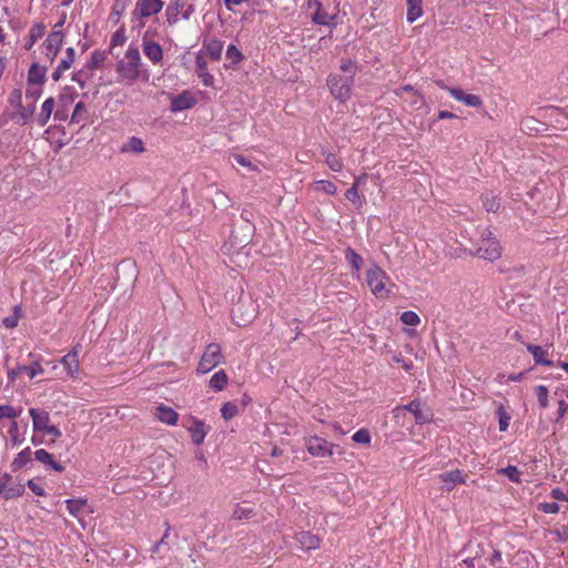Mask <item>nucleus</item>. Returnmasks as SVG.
<instances>
[{
  "instance_id": "obj_1",
  "label": "nucleus",
  "mask_w": 568,
  "mask_h": 568,
  "mask_svg": "<svg viewBox=\"0 0 568 568\" xmlns=\"http://www.w3.org/2000/svg\"><path fill=\"white\" fill-rule=\"evenodd\" d=\"M141 55L138 48L130 47L124 57L118 62V72L121 78L131 82L135 81L141 74Z\"/></svg>"
},
{
  "instance_id": "obj_2",
  "label": "nucleus",
  "mask_w": 568,
  "mask_h": 568,
  "mask_svg": "<svg viewBox=\"0 0 568 568\" xmlns=\"http://www.w3.org/2000/svg\"><path fill=\"white\" fill-rule=\"evenodd\" d=\"M501 251L499 241L493 235L490 230L486 229L481 232L478 247L473 254L479 258L493 262L501 256Z\"/></svg>"
},
{
  "instance_id": "obj_3",
  "label": "nucleus",
  "mask_w": 568,
  "mask_h": 568,
  "mask_svg": "<svg viewBox=\"0 0 568 568\" xmlns=\"http://www.w3.org/2000/svg\"><path fill=\"white\" fill-rule=\"evenodd\" d=\"M387 281V274L376 264H373L366 272V283L376 297L384 298L389 295L390 290L386 287Z\"/></svg>"
},
{
  "instance_id": "obj_4",
  "label": "nucleus",
  "mask_w": 568,
  "mask_h": 568,
  "mask_svg": "<svg viewBox=\"0 0 568 568\" xmlns=\"http://www.w3.org/2000/svg\"><path fill=\"white\" fill-rule=\"evenodd\" d=\"M9 103L16 109L11 114V118L20 124L27 123L32 118L36 110L34 102H31L27 106L22 105V92L20 89H14L10 93Z\"/></svg>"
},
{
  "instance_id": "obj_5",
  "label": "nucleus",
  "mask_w": 568,
  "mask_h": 568,
  "mask_svg": "<svg viewBox=\"0 0 568 568\" xmlns=\"http://www.w3.org/2000/svg\"><path fill=\"white\" fill-rule=\"evenodd\" d=\"M327 85L332 95L336 100L344 102L351 95L353 85L352 75H331Z\"/></svg>"
},
{
  "instance_id": "obj_6",
  "label": "nucleus",
  "mask_w": 568,
  "mask_h": 568,
  "mask_svg": "<svg viewBox=\"0 0 568 568\" xmlns=\"http://www.w3.org/2000/svg\"><path fill=\"white\" fill-rule=\"evenodd\" d=\"M224 357L221 346L216 343H211L206 346L204 354L197 366V372L206 374L215 368L223 362Z\"/></svg>"
},
{
  "instance_id": "obj_7",
  "label": "nucleus",
  "mask_w": 568,
  "mask_h": 568,
  "mask_svg": "<svg viewBox=\"0 0 568 568\" xmlns=\"http://www.w3.org/2000/svg\"><path fill=\"white\" fill-rule=\"evenodd\" d=\"M63 23V20L55 23L53 26L51 33L48 36L47 40L43 43L45 57L49 59L50 62H53L54 58L61 49L63 42V33L61 28Z\"/></svg>"
},
{
  "instance_id": "obj_8",
  "label": "nucleus",
  "mask_w": 568,
  "mask_h": 568,
  "mask_svg": "<svg viewBox=\"0 0 568 568\" xmlns=\"http://www.w3.org/2000/svg\"><path fill=\"white\" fill-rule=\"evenodd\" d=\"M335 444L317 436L310 437L306 440L307 452L315 457H328L333 455Z\"/></svg>"
},
{
  "instance_id": "obj_9",
  "label": "nucleus",
  "mask_w": 568,
  "mask_h": 568,
  "mask_svg": "<svg viewBox=\"0 0 568 568\" xmlns=\"http://www.w3.org/2000/svg\"><path fill=\"white\" fill-rule=\"evenodd\" d=\"M81 348H82L81 344L78 343L72 347V349L67 355H64L61 358V364L63 365L68 376L73 379L78 378L79 374H80L79 355H80Z\"/></svg>"
},
{
  "instance_id": "obj_10",
  "label": "nucleus",
  "mask_w": 568,
  "mask_h": 568,
  "mask_svg": "<svg viewBox=\"0 0 568 568\" xmlns=\"http://www.w3.org/2000/svg\"><path fill=\"white\" fill-rule=\"evenodd\" d=\"M162 8V0H140L136 3L134 14L140 18H148L160 12Z\"/></svg>"
},
{
  "instance_id": "obj_11",
  "label": "nucleus",
  "mask_w": 568,
  "mask_h": 568,
  "mask_svg": "<svg viewBox=\"0 0 568 568\" xmlns=\"http://www.w3.org/2000/svg\"><path fill=\"white\" fill-rule=\"evenodd\" d=\"M241 243L237 242V236L235 234H232L230 236V240L227 243L224 244L223 248L232 255V262L235 263L237 266H243L246 264V253H241L239 250V245ZM245 245L240 246L241 250H243Z\"/></svg>"
},
{
  "instance_id": "obj_12",
  "label": "nucleus",
  "mask_w": 568,
  "mask_h": 568,
  "mask_svg": "<svg viewBox=\"0 0 568 568\" xmlns=\"http://www.w3.org/2000/svg\"><path fill=\"white\" fill-rule=\"evenodd\" d=\"M438 479L443 484L442 489L445 491H452L457 484L465 483V476L459 469L439 474Z\"/></svg>"
},
{
  "instance_id": "obj_13",
  "label": "nucleus",
  "mask_w": 568,
  "mask_h": 568,
  "mask_svg": "<svg viewBox=\"0 0 568 568\" xmlns=\"http://www.w3.org/2000/svg\"><path fill=\"white\" fill-rule=\"evenodd\" d=\"M21 373H27L30 378H33L37 375L43 373V368H42L41 364L38 362H33L29 366L22 365V366L12 368L8 372V378L10 381V383H13Z\"/></svg>"
},
{
  "instance_id": "obj_14",
  "label": "nucleus",
  "mask_w": 568,
  "mask_h": 568,
  "mask_svg": "<svg viewBox=\"0 0 568 568\" xmlns=\"http://www.w3.org/2000/svg\"><path fill=\"white\" fill-rule=\"evenodd\" d=\"M196 103L195 98L189 92H182L181 94L172 98L171 111L180 112L192 108Z\"/></svg>"
},
{
  "instance_id": "obj_15",
  "label": "nucleus",
  "mask_w": 568,
  "mask_h": 568,
  "mask_svg": "<svg viewBox=\"0 0 568 568\" xmlns=\"http://www.w3.org/2000/svg\"><path fill=\"white\" fill-rule=\"evenodd\" d=\"M449 93L454 99L464 102L468 106L479 108L483 104V101L478 95L466 93L459 88L449 89Z\"/></svg>"
},
{
  "instance_id": "obj_16",
  "label": "nucleus",
  "mask_w": 568,
  "mask_h": 568,
  "mask_svg": "<svg viewBox=\"0 0 568 568\" xmlns=\"http://www.w3.org/2000/svg\"><path fill=\"white\" fill-rule=\"evenodd\" d=\"M154 415L160 422L172 426L176 425L179 420V414L173 408L163 404L155 408Z\"/></svg>"
},
{
  "instance_id": "obj_17",
  "label": "nucleus",
  "mask_w": 568,
  "mask_h": 568,
  "mask_svg": "<svg viewBox=\"0 0 568 568\" xmlns=\"http://www.w3.org/2000/svg\"><path fill=\"white\" fill-rule=\"evenodd\" d=\"M295 539L301 548L305 550L317 549L321 544L320 538L310 531H301L296 534Z\"/></svg>"
},
{
  "instance_id": "obj_18",
  "label": "nucleus",
  "mask_w": 568,
  "mask_h": 568,
  "mask_svg": "<svg viewBox=\"0 0 568 568\" xmlns=\"http://www.w3.org/2000/svg\"><path fill=\"white\" fill-rule=\"evenodd\" d=\"M30 416L33 422V430L34 432H44V429L49 426L50 415L45 410H39L36 408H31L29 410Z\"/></svg>"
},
{
  "instance_id": "obj_19",
  "label": "nucleus",
  "mask_w": 568,
  "mask_h": 568,
  "mask_svg": "<svg viewBox=\"0 0 568 568\" xmlns=\"http://www.w3.org/2000/svg\"><path fill=\"white\" fill-rule=\"evenodd\" d=\"M34 458L39 463L48 466L49 468H51L58 473H62L64 470V467L61 464L57 463L53 459V455L48 453L45 449L41 448V449L36 450Z\"/></svg>"
},
{
  "instance_id": "obj_20",
  "label": "nucleus",
  "mask_w": 568,
  "mask_h": 568,
  "mask_svg": "<svg viewBox=\"0 0 568 568\" xmlns=\"http://www.w3.org/2000/svg\"><path fill=\"white\" fill-rule=\"evenodd\" d=\"M143 51L153 63L160 62L163 58V50L156 42L144 40Z\"/></svg>"
},
{
  "instance_id": "obj_21",
  "label": "nucleus",
  "mask_w": 568,
  "mask_h": 568,
  "mask_svg": "<svg viewBox=\"0 0 568 568\" xmlns=\"http://www.w3.org/2000/svg\"><path fill=\"white\" fill-rule=\"evenodd\" d=\"M192 442L195 445H201L204 442V438L207 434L206 426L204 422L194 420L193 425L189 428Z\"/></svg>"
},
{
  "instance_id": "obj_22",
  "label": "nucleus",
  "mask_w": 568,
  "mask_h": 568,
  "mask_svg": "<svg viewBox=\"0 0 568 568\" xmlns=\"http://www.w3.org/2000/svg\"><path fill=\"white\" fill-rule=\"evenodd\" d=\"M403 409H407L413 413L417 424H425L430 420V414L422 410L420 403L418 400H412L408 405H405Z\"/></svg>"
},
{
  "instance_id": "obj_23",
  "label": "nucleus",
  "mask_w": 568,
  "mask_h": 568,
  "mask_svg": "<svg viewBox=\"0 0 568 568\" xmlns=\"http://www.w3.org/2000/svg\"><path fill=\"white\" fill-rule=\"evenodd\" d=\"M11 479H12V477L9 474H4L0 478V495H3L4 498H7V499L20 496L22 493L21 487L7 488V485L11 481Z\"/></svg>"
},
{
  "instance_id": "obj_24",
  "label": "nucleus",
  "mask_w": 568,
  "mask_h": 568,
  "mask_svg": "<svg viewBox=\"0 0 568 568\" xmlns=\"http://www.w3.org/2000/svg\"><path fill=\"white\" fill-rule=\"evenodd\" d=\"M47 69L37 63L32 64L28 72V81L32 84H41L44 82Z\"/></svg>"
},
{
  "instance_id": "obj_25",
  "label": "nucleus",
  "mask_w": 568,
  "mask_h": 568,
  "mask_svg": "<svg viewBox=\"0 0 568 568\" xmlns=\"http://www.w3.org/2000/svg\"><path fill=\"white\" fill-rule=\"evenodd\" d=\"M527 351L532 355L536 364L551 366L552 362L545 358L546 352L538 345L527 344Z\"/></svg>"
},
{
  "instance_id": "obj_26",
  "label": "nucleus",
  "mask_w": 568,
  "mask_h": 568,
  "mask_svg": "<svg viewBox=\"0 0 568 568\" xmlns=\"http://www.w3.org/2000/svg\"><path fill=\"white\" fill-rule=\"evenodd\" d=\"M89 118V111L83 102H78L74 106L71 122L78 124H85Z\"/></svg>"
},
{
  "instance_id": "obj_27",
  "label": "nucleus",
  "mask_w": 568,
  "mask_h": 568,
  "mask_svg": "<svg viewBox=\"0 0 568 568\" xmlns=\"http://www.w3.org/2000/svg\"><path fill=\"white\" fill-rule=\"evenodd\" d=\"M145 151L144 143L141 139L132 136L124 145L121 148L122 153H135L140 154Z\"/></svg>"
},
{
  "instance_id": "obj_28",
  "label": "nucleus",
  "mask_w": 568,
  "mask_h": 568,
  "mask_svg": "<svg viewBox=\"0 0 568 568\" xmlns=\"http://www.w3.org/2000/svg\"><path fill=\"white\" fill-rule=\"evenodd\" d=\"M197 75L202 79L204 85L210 87L213 84L214 78L206 72V62L202 57L196 58Z\"/></svg>"
},
{
  "instance_id": "obj_29",
  "label": "nucleus",
  "mask_w": 568,
  "mask_h": 568,
  "mask_svg": "<svg viewBox=\"0 0 568 568\" xmlns=\"http://www.w3.org/2000/svg\"><path fill=\"white\" fill-rule=\"evenodd\" d=\"M423 14L422 0H407V20L414 22Z\"/></svg>"
},
{
  "instance_id": "obj_30",
  "label": "nucleus",
  "mask_w": 568,
  "mask_h": 568,
  "mask_svg": "<svg viewBox=\"0 0 568 568\" xmlns=\"http://www.w3.org/2000/svg\"><path fill=\"white\" fill-rule=\"evenodd\" d=\"M229 382L227 375L224 371L216 372L210 379V387L215 392H221L224 389Z\"/></svg>"
},
{
  "instance_id": "obj_31",
  "label": "nucleus",
  "mask_w": 568,
  "mask_h": 568,
  "mask_svg": "<svg viewBox=\"0 0 568 568\" xmlns=\"http://www.w3.org/2000/svg\"><path fill=\"white\" fill-rule=\"evenodd\" d=\"M54 104H55V102H54L53 98H48L43 102L42 108H41V113L39 114V124L40 125H44L48 122V120L50 119V116L52 114Z\"/></svg>"
},
{
  "instance_id": "obj_32",
  "label": "nucleus",
  "mask_w": 568,
  "mask_h": 568,
  "mask_svg": "<svg viewBox=\"0 0 568 568\" xmlns=\"http://www.w3.org/2000/svg\"><path fill=\"white\" fill-rule=\"evenodd\" d=\"M44 34V27L42 24H36L33 26L30 31H29V39L26 43V49L27 50H30L33 44L40 39L42 38Z\"/></svg>"
},
{
  "instance_id": "obj_33",
  "label": "nucleus",
  "mask_w": 568,
  "mask_h": 568,
  "mask_svg": "<svg viewBox=\"0 0 568 568\" xmlns=\"http://www.w3.org/2000/svg\"><path fill=\"white\" fill-rule=\"evenodd\" d=\"M232 321L240 327H246L248 325V318L246 317L243 305L232 310Z\"/></svg>"
},
{
  "instance_id": "obj_34",
  "label": "nucleus",
  "mask_w": 568,
  "mask_h": 568,
  "mask_svg": "<svg viewBox=\"0 0 568 568\" xmlns=\"http://www.w3.org/2000/svg\"><path fill=\"white\" fill-rule=\"evenodd\" d=\"M22 317V308L20 305H16L13 307V313L12 315L8 316V317H4L2 320V324L7 327V328H14L17 325H18V322L19 320Z\"/></svg>"
},
{
  "instance_id": "obj_35",
  "label": "nucleus",
  "mask_w": 568,
  "mask_h": 568,
  "mask_svg": "<svg viewBox=\"0 0 568 568\" xmlns=\"http://www.w3.org/2000/svg\"><path fill=\"white\" fill-rule=\"evenodd\" d=\"M31 460V449L27 447L22 452H20L14 460L12 462V467L16 469L24 467Z\"/></svg>"
},
{
  "instance_id": "obj_36",
  "label": "nucleus",
  "mask_w": 568,
  "mask_h": 568,
  "mask_svg": "<svg viewBox=\"0 0 568 568\" xmlns=\"http://www.w3.org/2000/svg\"><path fill=\"white\" fill-rule=\"evenodd\" d=\"M322 154L325 158V163L332 171L339 172L343 169L342 161L335 154L326 151H322Z\"/></svg>"
},
{
  "instance_id": "obj_37",
  "label": "nucleus",
  "mask_w": 568,
  "mask_h": 568,
  "mask_svg": "<svg viewBox=\"0 0 568 568\" xmlns=\"http://www.w3.org/2000/svg\"><path fill=\"white\" fill-rule=\"evenodd\" d=\"M345 258L349 264H352L353 268L356 271L361 270L363 264V258L359 254H357L352 247H347L345 250Z\"/></svg>"
},
{
  "instance_id": "obj_38",
  "label": "nucleus",
  "mask_w": 568,
  "mask_h": 568,
  "mask_svg": "<svg viewBox=\"0 0 568 568\" xmlns=\"http://www.w3.org/2000/svg\"><path fill=\"white\" fill-rule=\"evenodd\" d=\"M313 189L315 191H323L329 195H334L337 192V187L335 186V184L332 183L331 181L325 180L315 181L313 183Z\"/></svg>"
},
{
  "instance_id": "obj_39",
  "label": "nucleus",
  "mask_w": 568,
  "mask_h": 568,
  "mask_svg": "<svg viewBox=\"0 0 568 568\" xmlns=\"http://www.w3.org/2000/svg\"><path fill=\"white\" fill-rule=\"evenodd\" d=\"M244 59L243 53L237 49L236 45L230 44L226 49V60L231 65L239 63Z\"/></svg>"
},
{
  "instance_id": "obj_40",
  "label": "nucleus",
  "mask_w": 568,
  "mask_h": 568,
  "mask_svg": "<svg viewBox=\"0 0 568 568\" xmlns=\"http://www.w3.org/2000/svg\"><path fill=\"white\" fill-rule=\"evenodd\" d=\"M222 43L220 41L213 40L206 45V53L213 59L219 60L222 54Z\"/></svg>"
},
{
  "instance_id": "obj_41",
  "label": "nucleus",
  "mask_w": 568,
  "mask_h": 568,
  "mask_svg": "<svg viewBox=\"0 0 568 568\" xmlns=\"http://www.w3.org/2000/svg\"><path fill=\"white\" fill-rule=\"evenodd\" d=\"M67 508L73 516H78L87 504L85 499H69L65 501Z\"/></svg>"
},
{
  "instance_id": "obj_42",
  "label": "nucleus",
  "mask_w": 568,
  "mask_h": 568,
  "mask_svg": "<svg viewBox=\"0 0 568 568\" xmlns=\"http://www.w3.org/2000/svg\"><path fill=\"white\" fill-rule=\"evenodd\" d=\"M400 321L405 325L417 326L420 323L419 316L413 311H405L400 315Z\"/></svg>"
},
{
  "instance_id": "obj_43",
  "label": "nucleus",
  "mask_w": 568,
  "mask_h": 568,
  "mask_svg": "<svg viewBox=\"0 0 568 568\" xmlns=\"http://www.w3.org/2000/svg\"><path fill=\"white\" fill-rule=\"evenodd\" d=\"M497 414L499 417V430L500 432L507 430V428L509 426L510 416L507 414V412L505 410L503 405H500L497 408Z\"/></svg>"
},
{
  "instance_id": "obj_44",
  "label": "nucleus",
  "mask_w": 568,
  "mask_h": 568,
  "mask_svg": "<svg viewBox=\"0 0 568 568\" xmlns=\"http://www.w3.org/2000/svg\"><path fill=\"white\" fill-rule=\"evenodd\" d=\"M20 413H21V408L16 409L10 405H0V418L7 417V418L14 419L16 417H18L20 415Z\"/></svg>"
},
{
  "instance_id": "obj_45",
  "label": "nucleus",
  "mask_w": 568,
  "mask_h": 568,
  "mask_svg": "<svg viewBox=\"0 0 568 568\" xmlns=\"http://www.w3.org/2000/svg\"><path fill=\"white\" fill-rule=\"evenodd\" d=\"M361 178H355V181L352 185V187H349L346 193H345V196L348 201L353 202V203H356L358 202L361 204V201H359V195H358V180Z\"/></svg>"
},
{
  "instance_id": "obj_46",
  "label": "nucleus",
  "mask_w": 568,
  "mask_h": 568,
  "mask_svg": "<svg viewBox=\"0 0 568 568\" xmlns=\"http://www.w3.org/2000/svg\"><path fill=\"white\" fill-rule=\"evenodd\" d=\"M237 413H239V408L233 403H226L221 408V414H222L223 418L226 420L233 418L235 415H237Z\"/></svg>"
},
{
  "instance_id": "obj_47",
  "label": "nucleus",
  "mask_w": 568,
  "mask_h": 568,
  "mask_svg": "<svg viewBox=\"0 0 568 568\" xmlns=\"http://www.w3.org/2000/svg\"><path fill=\"white\" fill-rule=\"evenodd\" d=\"M536 395L540 407L545 408L548 406V388L544 385L536 387Z\"/></svg>"
},
{
  "instance_id": "obj_48",
  "label": "nucleus",
  "mask_w": 568,
  "mask_h": 568,
  "mask_svg": "<svg viewBox=\"0 0 568 568\" xmlns=\"http://www.w3.org/2000/svg\"><path fill=\"white\" fill-rule=\"evenodd\" d=\"M353 440L357 444H366L367 445L371 443V434L367 429L362 428L353 435Z\"/></svg>"
},
{
  "instance_id": "obj_49",
  "label": "nucleus",
  "mask_w": 568,
  "mask_h": 568,
  "mask_svg": "<svg viewBox=\"0 0 568 568\" xmlns=\"http://www.w3.org/2000/svg\"><path fill=\"white\" fill-rule=\"evenodd\" d=\"M484 206L488 212H496L499 207L498 199L487 194L484 199Z\"/></svg>"
},
{
  "instance_id": "obj_50",
  "label": "nucleus",
  "mask_w": 568,
  "mask_h": 568,
  "mask_svg": "<svg viewBox=\"0 0 568 568\" xmlns=\"http://www.w3.org/2000/svg\"><path fill=\"white\" fill-rule=\"evenodd\" d=\"M500 473L505 474L514 483L520 481V471L515 466L503 468Z\"/></svg>"
},
{
  "instance_id": "obj_51",
  "label": "nucleus",
  "mask_w": 568,
  "mask_h": 568,
  "mask_svg": "<svg viewBox=\"0 0 568 568\" xmlns=\"http://www.w3.org/2000/svg\"><path fill=\"white\" fill-rule=\"evenodd\" d=\"M104 60H105L104 52L94 51L91 55V61L89 63V68L98 69L103 63Z\"/></svg>"
},
{
  "instance_id": "obj_52",
  "label": "nucleus",
  "mask_w": 568,
  "mask_h": 568,
  "mask_svg": "<svg viewBox=\"0 0 568 568\" xmlns=\"http://www.w3.org/2000/svg\"><path fill=\"white\" fill-rule=\"evenodd\" d=\"M538 509L545 514H557L559 505L557 503H541L538 505Z\"/></svg>"
},
{
  "instance_id": "obj_53",
  "label": "nucleus",
  "mask_w": 568,
  "mask_h": 568,
  "mask_svg": "<svg viewBox=\"0 0 568 568\" xmlns=\"http://www.w3.org/2000/svg\"><path fill=\"white\" fill-rule=\"evenodd\" d=\"M213 203L215 206L226 207L229 203V197L225 193L216 191L215 197L213 199Z\"/></svg>"
},
{
  "instance_id": "obj_54",
  "label": "nucleus",
  "mask_w": 568,
  "mask_h": 568,
  "mask_svg": "<svg viewBox=\"0 0 568 568\" xmlns=\"http://www.w3.org/2000/svg\"><path fill=\"white\" fill-rule=\"evenodd\" d=\"M89 78L90 75L88 72L80 70L73 74L72 80L79 83V85L83 89Z\"/></svg>"
},
{
  "instance_id": "obj_55",
  "label": "nucleus",
  "mask_w": 568,
  "mask_h": 568,
  "mask_svg": "<svg viewBox=\"0 0 568 568\" xmlns=\"http://www.w3.org/2000/svg\"><path fill=\"white\" fill-rule=\"evenodd\" d=\"M341 70L344 72L343 75H352L353 78L355 74L356 67L351 60H346L343 61Z\"/></svg>"
},
{
  "instance_id": "obj_56",
  "label": "nucleus",
  "mask_w": 568,
  "mask_h": 568,
  "mask_svg": "<svg viewBox=\"0 0 568 568\" xmlns=\"http://www.w3.org/2000/svg\"><path fill=\"white\" fill-rule=\"evenodd\" d=\"M229 162L232 165H235V163H237L242 166L248 165V161L246 160V158L244 155H240V154H235V153H232L229 155Z\"/></svg>"
},
{
  "instance_id": "obj_57",
  "label": "nucleus",
  "mask_w": 568,
  "mask_h": 568,
  "mask_svg": "<svg viewBox=\"0 0 568 568\" xmlns=\"http://www.w3.org/2000/svg\"><path fill=\"white\" fill-rule=\"evenodd\" d=\"M9 434L11 436V442L12 444L16 446V445H19L20 444V439H19V427H18V423L17 422H12L10 428H9Z\"/></svg>"
},
{
  "instance_id": "obj_58",
  "label": "nucleus",
  "mask_w": 568,
  "mask_h": 568,
  "mask_svg": "<svg viewBox=\"0 0 568 568\" xmlns=\"http://www.w3.org/2000/svg\"><path fill=\"white\" fill-rule=\"evenodd\" d=\"M393 361L400 364L405 371H410L413 367V362L410 359H405L402 355L393 356Z\"/></svg>"
},
{
  "instance_id": "obj_59",
  "label": "nucleus",
  "mask_w": 568,
  "mask_h": 568,
  "mask_svg": "<svg viewBox=\"0 0 568 568\" xmlns=\"http://www.w3.org/2000/svg\"><path fill=\"white\" fill-rule=\"evenodd\" d=\"M568 412V404L565 400L558 402V416L556 422H559L564 418L565 414Z\"/></svg>"
},
{
  "instance_id": "obj_60",
  "label": "nucleus",
  "mask_w": 568,
  "mask_h": 568,
  "mask_svg": "<svg viewBox=\"0 0 568 568\" xmlns=\"http://www.w3.org/2000/svg\"><path fill=\"white\" fill-rule=\"evenodd\" d=\"M28 487L37 495V496H43L44 495V490L43 488L38 485L34 480H29L28 481Z\"/></svg>"
},
{
  "instance_id": "obj_61",
  "label": "nucleus",
  "mask_w": 568,
  "mask_h": 568,
  "mask_svg": "<svg viewBox=\"0 0 568 568\" xmlns=\"http://www.w3.org/2000/svg\"><path fill=\"white\" fill-rule=\"evenodd\" d=\"M503 560L501 552L497 549L494 550L489 561L493 566L497 565Z\"/></svg>"
},
{
  "instance_id": "obj_62",
  "label": "nucleus",
  "mask_w": 568,
  "mask_h": 568,
  "mask_svg": "<svg viewBox=\"0 0 568 568\" xmlns=\"http://www.w3.org/2000/svg\"><path fill=\"white\" fill-rule=\"evenodd\" d=\"M72 63H73L72 58H67V57H64V58L61 60V62L59 63V65H58V67H60V69H63V70H65V71H67V70H69V69L71 68Z\"/></svg>"
},
{
  "instance_id": "obj_63",
  "label": "nucleus",
  "mask_w": 568,
  "mask_h": 568,
  "mask_svg": "<svg viewBox=\"0 0 568 568\" xmlns=\"http://www.w3.org/2000/svg\"><path fill=\"white\" fill-rule=\"evenodd\" d=\"M44 432L50 434V435H53L54 437H60L61 436V430L57 426H54V425H49L44 429Z\"/></svg>"
},
{
  "instance_id": "obj_64",
  "label": "nucleus",
  "mask_w": 568,
  "mask_h": 568,
  "mask_svg": "<svg viewBox=\"0 0 568 568\" xmlns=\"http://www.w3.org/2000/svg\"><path fill=\"white\" fill-rule=\"evenodd\" d=\"M551 497L557 500H566L567 499L565 494L559 488H555L551 490Z\"/></svg>"
}]
</instances>
